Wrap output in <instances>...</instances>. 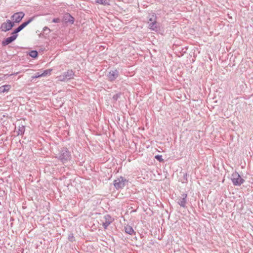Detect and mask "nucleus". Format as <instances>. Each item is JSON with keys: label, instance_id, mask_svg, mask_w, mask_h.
I'll return each instance as SVG.
<instances>
[{"label": "nucleus", "instance_id": "f257e3e1", "mask_svg": "<svg viewBox=\"0 0 253 253\" xmlns=\"http://www.w3.org/2000/svg\"><path fill=\"white\" fill-rule=\"evenodd\" d=\"M232 181L234 185H240L244 183V180L237 172H235L232 174Z\"/></svg>", "mask_w": 253, "mask_h": 253}, {"label": "nucleus", "instance_id": "f03ea898", "mask_svg": "<svg viewBox=\"0 0 253 253\" xmlns=\"http://www.w3.org/2000/svg\"><path fill=\"white\" fill-rule=\"evenodd\" d=\"M119 73L118 71L116 69H113L109 71L107 74V78L109 81L112 82L115 81L119 77Z\"/></svg>", "mask_w": 253, "mask_h": 253}, {"label": "nucleus", "instance_id": "7ed1b4c3", "mask_svg": "<svg viewBox=\"0 0 253 253\" xmlns=\"http://www.w3.org/2000/svg\"><path fill=\"white\" fill-rule=\"evenodd\" d=\"M14 26V22L9 20H6L5 22L3 23L0 26V29L3 32H7L12 29Z\"/></svg>", "mask_w": 253, "mask_h": 253}, {"label": "nucleus", "instance_id": "20e7f679", "mask_svg": "<svg viewBox=\"0 0 253 253\" xmlns=\"http://www.w3.org/2000/svg\"><path fill=\"white\" fill-rule=\"evenodd\" d=\"M35 18V16H33L31 17L28 21L23 22L22 24H21L17 28L15 29L12 34H17V33L21 31L22 29H23L26 26H27L29 24H30L31 22H32Z\"/></svg>", "mask_w": 253, "mask_h": 253}, {"label": "nucleus", "instance_id": "39448f33", "mask_svg": "<svg viewBox=\"0 0 253 253\" xmlns=\"http://www.w3.org/2000/svg\"><path fill=\"white\" fill-rule=\"evenodd\" d=\"M25 16V14L23 12H19L14 13L12 16L13 22L15 23H19Z\"/></svg>", "mask_w": 253, "mask_h": 253}, {"label": "nucleus", "instance_id": "423d86ee", "mask_svg": "<svg viewBox=\"0 0 253 253\" xmlns=\"http://www.w3.org/2000/svg\"><path fill=\"white\" fill-rule=\"evenodd\" d=\"M63 20L66 23H69L71 24H73L75 21V19L69 13H66L63 16Z\"/></svg>", "mask_w": 253, "mask_h": 253}, {"label": "nucleus", "instance_id": "0eeeda50", "mask_svg": "<svg viewBox=\"0 0 253 253\" xmlns=\"http://www.w3.org/2000/svg\"><path fill=\"white\" fill-rule=\"evenodd\" d=\"M12 35H13L12 36L7 38L6 39L2 41V44L3 45H6L16 39L18 35L17 34Z\"/></svg>", "mask_w": 253, "mask_h": 253}, {"label": "nucleus", "instance_id": "6e6552de", "mask_svg": "<svg viewBox=\"0 0 253 253\" xmlns=\"http://www.w3.org/2000/svg\"><path fill=\"white\" fill-rule=\"evenodd\" d=\"M105 222H103V226L104 228H106L107 226L112 222V218L109 215H105L104 216Z\"/></svg>", "mask_w": 253, "mask_h": 253}, {"label": "nucleus", "instance_id": "1a4fd4ad", "mask_svg": "<svg viewBox=\"0 0 253 253\" xmlns=\"http://www.w3.org/2000/svg\"><path fill=\"white\" fill-rule=\"evenodd\" d=\"M11 88V85L9 84H6L0 86V94L7 92Z\"/></svg>", "mask_w": 253, "mask_h": 253}, {"label": "nucleus", "instance_id": "9d476101", "mask_svg": "<svg viewBox=\"0 0 253 253\" xmlns=\"http://www.w3.org/2000/svg\"><path fill=\"white\" fill-rule=\"evenodd\" d=\"M153 16L154 17V22L149 24V27L152 30L157 31L158 27L156 24V16L154 15H153Z\"/></svg>", "mask_w": 253, "mask_h": 253}, {"label": "nucleus", "instance_id": "9b49d317", "mask_svg": "<svg viewBox=\"0 0 253 253\" xmlns=\"http://www.w3.org/2000/svg\"><path fill=\"white\" fill-rule=\"evenodd\" d=\"M109 0H96L95 2L97 3L106 5H109Z\"/></svg>", "mask_w": 253, "mask_h": 253}, {"label": "nucleus", "instance_id": "f8f14e48", "mask_svg": "<svg viewBox=\"0 0 253 253\" xmlns=\"http://www.w3.org/2000/svg\"><path fill=\"white\" fill-rule=\"evenodd\" d=\"M73 75V72L72 71H68L67 72V73H65V76L64 78V80H60L61 81H64L65 79H67L68 77L69 78H72V76Z\"/></svg>", "mask_w": 253, "mask_h": 253}, {"label": "nucleus", "instance_id": "ddd939ff", "mask_svg": "<svg viewBox=\"0 0 253 253\" xmlns=\"http://www.w3.org/2000/svg\"><path fill=\"white\" fill-rule=\"evenodd\" d=\"M52 71V70L51 69L46 70L44 71L41 74V75H42V77H45L48 75L49 76L51 74Z\"/></svg>", "mask_w": 253, "mask_h": 253}, {"label": "nucleus", "instance_id": "4468645a", "mask_svg": "<svg viewBox=\"0 0 253 253\" xmlns=\"http://www.w3.org/2000/svg\"><path fill=\"white\" fill-rule=\"evenodd\" d=\"M29 55L33 58H36L38 56V53L36 50H32L29 52Z\"/></svg>", "mask_w": 253, "mask_h": 253}, {"label": "nucleus", "instance_id": "2eb2a0df", "mask_svg": "<svg viewBox=\"0 0 253 253\" xmlns=\"http://www.w3.org/2000/svg\"><path fill=\"white\" fill-rule=\"evenodd\" d=\"M155 158L160 162H163L164 161L161 155H156L155 156Z\"/></svg>", "mask_w": 253, "mask_h": 253}, {"label": "nucleus", "instance_id": "dca6fc26", "mask_svg": "<svg viewBox=\"0 0 253 253\" xmlns=\"http://www.w3.org/2000/svg\"><path fill=\"white\" fill-rule=\"evenodd\" d=\"M121 184H119V183H118L117 182V180H115L114 181V185L117 188H119L121 187L120 185Z\"/></svg>", "mask_w": 253, "mask_h": 253}, {"label": "nucleus", "instance_id": "f3484780", "mask_svg": "<svg viewBox=\"0 0 253 253\" xmlns=\"http://www.w3.org/2000/svg\"><path fill=\"white\" fill-rule=\"evenodd\" d=\"M134 232L132 228L130 227L129 229L127 228V233L129 234H132Z\"/></svg>", "mask_w": 253, "mask_h": 253}, {"label": "nucleus", "instance_id": "a211bd4d", "mask_svg": "<svg viewBox=\"0 0 253 253\" xmlns=\"http://www.w3.org/2000/svg\"><path fill=\"white\" fill-rule=\"evenodd\" d=\"M52 22L53 23H59L60 22V19L59 18H54L53 20H52Z\"/></svg>", "mask_w": 253, "mask_h": 253}, {"label": "nucleus", "instance_id": "6ab92c4d", "mask_svg": "<svg viewBox=\"0 0 253 253\" xmlns=\"http://www.w3.org/2000/svg\"><path fill=\"white\" fill-rule=\"evenodd\" d=\"M41 77H42V75H41V74L38 73L37 74H36L35 76L33 78H40Z\"/></svg>", "mask_w": 253, "mask_h": 253}, {"label": "nucleus", "instance_id": "aec40b11", "mask_svg": "<svg viewBox=\"0 0 253 253\" xmlns=\"http://www.w3.org/2000/svg\"><path fill=\"white\" fill-rule=\"evenodd\" d=\"M149 21H151V22H152V23L153 22H154V17L153 16V17H152V18H150L149 19Z\"/></svg>", "mask_w": 253, "mask_h": 253}, {"label": "nucleus", "instance_id": "412c9836", "mask_svg": "<svg viewBox=\"0 0 253 253\" xmlns=\"http://www.w3.org/2000/svg\"><path fill=\"white\" fill-rule=\"evenodd\" d=\"M46 29H48V28L47 27H45L44 28H43V30L45 31V30Z\"/></svg>", "mask_w": 253, "mask_h": 253}, {"label": "nucleus", "instance_id": "4be33fe9", "mask_svg": "<svg viewBox=\"0 0 253 253\" xmlns=\"http://www.w3.org/2000/svg\"><path fill=\"white\" fill-rule=\"evenodd\" d=\"M180 205H181V206L184 207V203H182L181 204H180Z\"/></svg>", "mask_w": 253, "mask_h": 253}]
</instances>
